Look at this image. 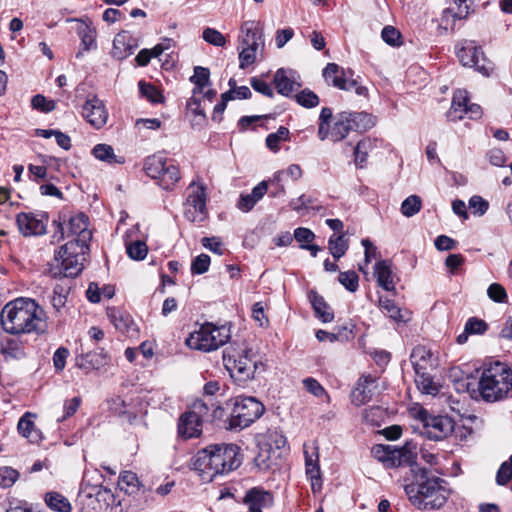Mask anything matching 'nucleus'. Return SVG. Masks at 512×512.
I'll return each mask as SVG.
<instances>
[{
	"mask_svg": "<svg viewBox=\"0 0 512 512\" xmlns=\"http://www.w3.org/2000/svg\"><path fill=\"white\" fill-rule=\"evenodd\" d=\"M77 33L81 39V47L84 51L96 49V30L93 26L80 20Z\"/></svg>",
	"mask_w": 512,
	"mask_h": 512,
	"instance_id": "33",
	"label": "nucleus"
},
{
	"mask_svg": "<svg viewBox=\"0 0 512 512\" xmlns=\"http://www.w3.org/2000/svg\"><path fill=\"white\" fill-rule=\"evenodd\" d=\"M323 77L327 84L333 87L345 90L355 91L359 96L367 94V88L362 86L357 78H354V72L351 69L345 70L336 63H328L323 69Z\"/></svg>",
	"mask_w": 512,
	"mask_h": 512,
	"instance_id": "13",
	"label": "nucleus"
},
{
	"mask_svg": "<svg viewBox=\"0 0 512 512\" xmlns=\"http://www.w3.org/2000/svg\"><path fill=\"white\" fill-rule=\"evenodd\" d=\"M304 388L316 397H321L326 394L324 387L314 378L308 377L303 381Z\"/></svg>",
	"mask_w": 512,
	"mask_h": 512,
	"instance_id": "61",
	"label": "nucleus"
},
{
	"mask_svg": "<svg viewBox=\"0 0 512 512\" xmlns=\"http://www.w3.org/2000/svg\"><path fill=\"white\" fill-rule=\"evenodd\" d=\"M211 259L207 254H200L192 260L191 273L193 275H201L208 271Z\"/></svg>",
	"mask_w": 512,
	"mask_h": 512,
	"instance_id": "53",
	"label": "nucleus"
},
{
	"mask_svg": "<svg viewBox=\"0 0 512 512\" xmlns=\"http://www.w3.org/2000/svg\"><path fill=\"white\" fill-rule=\"evenodd\" d=\"M19 472L11 467H1L0 468V487L9 488L11 487L18 479Z\"/></svg>",
	"mask_w": 512,
	"mask_h": 512,
	"instance_id": "54",
	"label": "nucleus"
},
{
	"mask_svg": "<svg viewBox=\"0 0 512 512\" xmlns=\"http://www.w3.org/2000/svg\"><path fill=\"white\" fill-rule=\"evenodd\" d=\"M187 109L196 117L199 118L198 121L193 122V127L195 125H202L206 122V114L204 112V109L201 106V99L200 97H191L187 101Z\"/></svg>",
	"mask_w": 512,
	"mask_h": 512,
	"instance_id": "48",
	"label": "nucleus"
},
{
	"mask_svg": "<svg viewBox=\"0 0 512 512\" xmlns=\"http://www.w3.org/2000/svg\"><path fill=\"white\" fill-rule=\"evenodd\" d=\"M1 353L7 358L17 359L23 355V351L20 343L11 338H7L1 341L0 344Z\"/></svg>",
	"mask_w": 512,
	"mask_h": 512,
	"instance_id": "41",
	"label": "nucleus"
},
{
	"mask_svg": "<svg viewBox=\"0 0 512 512\" xmlns=\"http://www.w3.org/2000/svg\"><path fill=\"white\" fill-rule=\"evenodd\" d=\"M92 154L96 159L108 164H123L125 162V158L123 156H117L114 153L113 147L108 144L95 145L92 149Z\"/></svg>",
	"mask_w": 512,
	"mask_h": 512,
	"instance_id": "35",
	"label": "nucleus"
},
{
	"mask_svg": "<svg viewBox=\"0 0 512 512\" xmlns=\"http://www.w3.org/2000/svg\"><path fill=\"white\" fill-rule=\"evenodd\" d=\"M128 256L133 260H143L148 253L147 245L144 241L137 240L126 244Z\"/></svg>",
	"mask_w": 512,
	"mask_h": 512,
	"instance_id": "44",
	"label": "nucleus"
},
{
	"mask_svg": "<svg viewBox=\"0 0 512 512\" xmlns=\"http://www.w3.org/2000/svg\"><path fill=\"white\" fill-rule=\"evenodd\" d=\"M295 99L297 103L305 108H314L316 107L320 100L317 94H315L310 89H304L298 94L295 95Z\"/></svg>",
	"mask_w": 512,
	"mask_h": 512,
	"instance_id": "49",
	"label": "nucleus"
},
{
	"mask_svg": "<svg viewBox=\"0 0 512 512\" xmlns=\"http://www.w3.org/2000/svg\"><path fill=\"white\" fill-rule=\"evenodd\" d=\"M36 418L35 413L27 411L20 417L17 424L18 433L30 443H39L43 439L42 432L35 425Z\"/></svg>",
	"mask_w": 512,
	"mask_h": 512,
	"instance_id": "24",
	"label": "nucleus"
},
{
	"mask_svg": "<svg viewBox=\"0 0 512 512\" xmlns=\"http://www.w3.org/2000/svg\"><path fill=\"white\" fill-rule=\"evenodd\" d=\"M6 512H33V507L26 501L13 498L8 501Z\"/></svg>",
	"mask_w": 512,
	"mask_h": 512,
	"instance_id": "63",
	"label": "nucleus"
},
{
	"mask_svg": "<svg viewBox=\"0 0 512 512\" xmlns=\"http://www.w3.org/2000/svg\"><path fill=\"white\" fill-rule=\"evenodd\" d=\"M488 329V324L477 317L469 318L464 326V331L458 335L457 343L464 344L468 340L469 335H482Z\"/></svg>",
	"mask_w": 512,
	"mask_h": 512,
	"instance_id": "31",
	"label": "nucleus"
},
{
	"mask_svg": "<svg viewBox=\"0 0 512 512\" xmlns=\"http://www.w3.org/2000/svg\"><path fill=\"white\" fill-rule=\"evenodd\" d=\"M48 216L45 213H19L16 223L20 233L25 237L40 236L46 233Z\"/></svg>",
	"mask_w": 512,
	"mask_h": 512,
	"instance_id": "17",
	"label": "nucleus"
},
{
	"mask_svg": "<svg viewBox=\"0 0 512 512\" xmlns=\"http://www.w3.org/2000/svg\"><path fill=\"white\" fill-rule=\"evenodd\" d=\"M0 323L9 334H42L46 332L45 310L31 298H17L7 303L0 314Z\"/></svg>",
	"mask_w": 512,
	"mask_h": 512,
	"instance_id": "1",
	"label": "nucleus"
},
{
	"mask_svg": "<svg viewBox=\"0 0 512 512\" xmlns=\"http://www.w3.org/2000/svg\"><path fill=\"white\" fill-rule=\"evenodd\" d=\"M139 90L140 93L152 103L163 102V95L154 85L140 81Z\"/></svg>",
	"mask_w": 512,
	"mask_h": 512,
	"instance_id": "50",
	"label": "nucleus"
},
{
	"mask_svg": "<svg viewBox=\"0 0 512 512\" xmlns=\"http://www.w3.org/2000/svg\"><path fill=\"white\" fill-rule=\"evenodd\" d=\"M208 410V406L204 402L196 401L192 408L179 418V436L183 439L199 437L202 433V421Z\"/></svg>",
	"mask_w": 512,
	"mask_h": 512,
	"instance_id": "15",
	"label": "nucleus"
},
{
	"mask_svg": "<svg viewBox=\"0 0 512 512\" xmlns=\"http://www.w3.org/2000/svg\"><path fill=\"white\" fill-rule=\"evenodd\" d=\"M108 316L115 328L120 331H127L130 324H132V320L129 316L123 315L120 311L115 309L109 310Z\"/></svg>",
	"mask_w": 512,
	"mask_h": 512,
	"instance_id": "51",
	"label": "nucleus"
},
{
	"mask_svg": "<svg viewBox=\"0 0 512 512\" xmlns=\"http://www.w3.org/2000/svg\"><path fill=\"white\" fill-rule=\"evenodd\" d=\"M457 57L463 66L473 67L485 77H489L494 71L493 62L485 57L481 47H477L473 41H465L457 49Z\"/></svg>",
	"mask_w": 512,
	"mask_h": 512,
	"instance_id": "16",
	"label": "nucleus"
},
{
	"mask_svg": "<svg viewBox=\"0 0 512 512\" xmlns=\"http://www.w3.org/2000/svg\"><path fill=\"white\" fill-rule=\"evenodd\" d=\"M107 363V353L104 349L81 353L75 357V365L86 373L99 369Z\"/></svg>",
	"mask_w": 512,
	"mask_h": 512,
	"instance_id": "23",
	"label": "nucleus"
},
{
	"mask_svg": "<svg viewBox=\"0 0 512 512\" xmlns=\"http://www.w3.org/2000/svg\"><path fill=\"white\" fill-rule=\"evenodd\" d=\"M422 207V200L417 195H410L401 204V213L406 217L416 215Z\"/></svg>",
	"mask_w": 512,
	"mask_h": 512,
	"instance_id": "42",
	"label": "nucleus"
},
{
	"mask_svg": "<svg viewBox=\"0 0 512 512\" xmlns=\"http://www.w3.org/2000/svg\"><path fill=\"white\" fill-rule=\"evenodd\" d=\"M243 504L249 512H263L274 504V497L270 491L262 487H253L246 491L243 497Z\"/></svg>",
	"mask_w": 512,
	"mask_h": 512,
	"instance_id": "19",
	"label": "nucleus"
},
{
	"mask_svg": "<svg viewBox=\"0 0 512 512\" xmlns=\"http://www.w3.org/2000/svg\"><path fill=\"white\" fill-rule=\"evenodd\" d=\"M69 356V350L65 347H59L53 355V365L57 372L63 371L66 360Z\"/></svg>",
	"mask_w": 512,
	"mask_h": 512,
	"instance_id": "62",
	"label": "nucleus"
},
{
	"mask_svg": "<svg viewBox=\"0 0 512 512\" xmlns=\"http://www.w3.org/2000/svg\"><path fill=\"white\" fill-rule=\"evenodd\" d=\"M379 305L381 310L393 321L398 323L407 321L402 310L396 305L394 300L386 297H379Z\"/></svg>",
	"mask_w": 512,
	"mask_h": 512,
	"instance_id": "37",
	"label": "nucleus"
},
{
	"mask_svg": "<svg viewBox=\"0 0 512 512\" xmlns=\"http://www.w3.org/2000/svg\"><path fill=\"white\" fill-rule=\"evenodd\" d=\"M510 367L495 362L484 369L479 381L481 396L486 401H497L506 396L512 397Z\"/></svg>",
	"mask_w": 512,
	"mask_h": 512,
	"instance_id": "4",
	"label": "nucleus"
},
{
	"mask_svg": "<svg viewBox=\"0 0 512 512\" xmlns=\"http://www.w3.org/2000/svg\"><path fill=\"white\" fill-rule=\"evenodd\" d=\"M242 458L240 448L235 444H214L199 450L192 458V468L203 482H212L238 468Z\"/></svg>",
	"mask_w": 512,
	"mask_h": 512,
	"instance_id": "2",
	"label": "nucleus"
},
{
	"mask_svg": "<svg viewBox=\"0 0 512 512\" xmlns=\"http://www.w3.org/2000/svg\"><path fill=\"white\" fill-rule=\"evenodd\" d=\"M82 116L95 129L102 128L108 120V112L104 102L97 96H89L82 108Z\"/></svg>",
	"mask_w": 512,
	"mask_h": 512,
	"instance_id": "18",
	"label": "nucleus"
},
{
	"mask_svg": "<svg viewBox=\"0 0 512 512\" xmlns=\"http://www.w3.org/2000/svg\"><path fill=\"white\" fill-rule=\"evenodd\" d=\"M374 126L372 116L364 112H342L327 126L326 139L339 142L352 130H367Z\"/></svg>",
	"mask_w": 512,
	"mask_h": 512,
	"instance_id": "8",
	"label": "nucleus"
},
{
	"mask_svg": "<svg viewBox=\"0 0 512 512\" xmlns=\"http://www.w3.org/2000/svg\"><path fill=\"white\" fill-rule=\"evenodd\" d=\"M190 81L193 84H206L211 85L210 82V71L206 67L196 66L194 67V73L190 77Z\"/></svg>",
	"mask_w": 512,
	"mask_h": 512,
	"instance_id": "58",
	"label": "nucleus"
},
{
	"mask_svg": "<svg viewBox=\"0 0 512 512\" xmlns=\"http://www.w3.org/2000/svg\"><path fill=\"white\" fill-rule=\"evenodd\" d=\"M45 502L49 508L57 512H71L72 510L68 499L57 492L47 493Z\"/></svg>",
	"mask_w": 512,
	"mask_h": 512,
	"instance_id": "38",
	"label": "nucleus"
},
{
	"mask_svg": "<svg viewBox=\"0 0 512 512\" xmlns=\"http://www.w3.org/2000/svg\"><path fill=\"white\" fill-rule=\"evenodd\" d=\"M487 295L491 300L497 303H503L507 299L505 288L498 283H493L488 287Z\"/></svg>",
	"mask_w": 512,
	"mask_h": 512,
	"instance_id": "57",
	"label": "nucleus"
},
{
	"mask_svg": "<svg viewBox=\"0 0 512 512\" xmlns=\"http://www.w3.org/2000/svg\"><path fill=\"white\" fill-rule=\"evenodd\" d=\"M273 84L277 92L289 97L295 90L301 87L299 74L292 69H278L273 77Z\"/></svg>",
	"mask_w": 512,
	"mask_h": 512,
	"instance_id": "20",
	"label": "nucleus"
},
{
	"mask_svg": "<svg viewBox=\"0 0 512 512\" xmlns=\"http://www.w3.org/2000/svg\"><path fill=\"white\" fill-rule=\"evenodd\" d=\"M143 169L146 175L157 180V184L164 190H172L180 180L179 168L168 163L161 154L148 156L144 161Z\"/></svg>",
	"mask_w": 512,
	"mask_h": 512,
	"instance_id": "9",
	"label": "nucleus"
},
{
	"mask_svg": "<svg viewBox=\"0 0 512 512\" xmlns=\"http://www.w3.org/2000/svg\"><path fill=\"white\" fill-rule=\"evenodd\" d=\"M410 360L415 372L429 371L433 368V354L425 346H416Z\"/></svg>",
	"mask_w": 512,
	"mask_h": 512,
	"instance_id": "27",
	"label": "nucleus"
},
{
	"mask_svg": "<svg viewBox=\"0 0 512 512\" xmlns=\"http://www.w3.org/2000/svg\"><path fill=\"white\" fill-rule=\"evenodd\" d=\"M223 362L231 378L239 385L246 384L254 377L259 367H263L252 350L246 348L242 350L233 347L225 349Z\"/></svg>",
	"mask_w": 512,
	"mask_h": 512,
	"instance_id": "5",
	"label": "nucleus"
},
{
	"mask_svg": "<svg viewBox=\"0 0 512 512\" xmlns=\"http://www.w3.org/2000/svg\"><path fill=\"white\" fill-rule=\"evenodd\" d=\"M373 383L374 379L371 376H365L359 380L357 387L351 394V400L354 405L361 406L372 399V391L368 389V386Z\"/></svg>",
	"mask_w": 512,
	"mask_h": 512,
	"instance_id": "29",
	"label": "nucleus"
},
{
	"mask_svg": "<svg viewBox=\"0 0 512 512\" xmlns=\"http://www.w3.org/2000/svg\"><path fill=\"white\" fill-rule=\"evenodd\" d=\"M371 453L375 459L388 467H395L396 458H401V452L395 451V449H391L390 446L385 445H375Z\"/></svg>",
	"mask_w": 512,
	"mask_h": 512,
	"instance_id": "34",
	"label": "nucleus"
},
{
	"mask_svg": "<svg viewBox=\"0 0 512 512\" xmlns=\"http://www.w3.org/2000/svg\"><path fill=\"white\" fill-rule=\"evenodd\" d=\"M374 275L377 283L386 291L395 290V282L393 279L392 263L389 260H381L375 264Z\"/></svg>",
	"mask_w": 512,
	"mask_h": 512,
	"instance_id": "26",
	"label": "nucleus"
},
{
	"mask_svg": "<svg viewBox=\"0 0 512 512\" xmlns=\"http://www.w3.org/2000/svg\"><path fill=\"white\" fill-rule=\"evenodd\" d=\"M69 235L75 236L76 238L69 242L87 244L92 238V233L88 229V218L85 214L79 213L72 216L68 222Z\"/></svg>",
	"mask_w": 512,
	"mask_h": 512,
	"instance_id": "22",
	"label": "nucleus"
},
{
	"mask_svg": "<svg viewBox=\"0 0 512 512\" xmlns=\"http://www.w3.org/2000/svg\"><path fill=\"white\" fill-rule=\"evenodd\" d=\"M106 496L112 498L113 494L110 489L102 486L97 490L96 496H93L90 493L81 496L79 500L81 512H100V497H103L104 500H106Z\"/></svg>",
	"mask_w": 512,
	"mask_h": 512,
	"instance_id": "28",
	"label": "nucleus"
},
{
	"mask_svg": "<svg viewBox=\"0 0 512 512\" xmlns=\"http://www.w3.org/2000/svg\"><path fill=\"white\" fill-rule=\"evenodd\" d=\"M264 405L254 397H236L231 411L230 427L243 429L262 416Z\"/></svg>",
	"mask_w": 512,
	"mask_h": 512,
	"instance_id": "12",
	"label": "nucleus"
},
{
	"mask_svg": "<svg viewBox=\"0 0 512 512\" xmlns=\"http://www.w3.org/2000/svg\"><path fill=\"white\" fill-rule=\"evenodd\" d=\"M303 448L305 456L306 474L311 481V487L313 492H318L322 487L318 447L315 444H313V446L311 447V452L309 451L308 446L306 444H304Z\"/></svg>",
	"mask_w": 512,
	"mask_h": 512,
	"instance_id": "21",
	"label": "nucleus"
},
{
	"mask_svg": "<svg viewBox=\"0 0 512 512\" xmlns=\"http://www.w3.org/2000/svg\"><path fill=\"white\" fill-rule=\"evenodd\" d=\"M338 280L350 292L358 289L359 277L355 271L340 272Z\"/></svg>",
	"mask_w": 512,
	"mask_h": 512,
	"instance_id": "52",
	"label": "nucleus"
},
{
	"mask_svg": "<svg viewBox=\"0 0 512 512\" xmlns=\"http://www.w3.org/2000/svg\"><path fill=\"white\" fill-rule=\"evenodd\" d=\"M89 247L87 244L67 242L55 254V261L65 277H75L81 273Z\"/></svg>",
	"mask_w": 512,
	"mask_h": 512,
	"instance_id": "11",
	"label": "nucleus"
},
{
	"mask_svg": "<svg viewBox=\"0 0 512 512\" xmlns=\"http://www.w3.org/2000/svg\"><path fill=\"white\" fill-rule=\"evenodd\" d=\"M468 204L471 212L478 216L484 215L489 207V203L478 195L472 196Z\"/></svg>",
	"mask_w": 512,
	"mask_h": 512,
	"instance_id": "56",
	"label": "nucleus"
},
{
	"mask_svg": "<svg viewBox=\"0 0 512 512\" xmlns=\"http://www.w3.org/2000/svg\"><path fill=\"white\" fill-rule=\"evenodd\" d=\"M372 148V141L370 139H362L360 140L354 148V157L355 164L359 168H363L367 158L369 151Z\"/></svg>",
	"mask_w": 512,
	"mask_h": 512,
	"instance_id": "40",
	"label": "nucleus"
},
{
	"mask_svg": "<svg viewBox=\"0 0 512 512\" xmlns=\"http://www.w3.org/2000/svg\"><path fill=\"white\" fill-rule=\"evenodd\" d=\"M512 478V468L508 462H503L496 474V482L498 485H506Z\"/></svg>",
	"mask_w": 512,
	"mask_h": 512,
	"instance_id": "64",
	"label": "nucleus"
},
{
	"mask_svg": "<svg viewBox=\"0 0 512 512\" xmlns=\"http://www.w3.org/2000/svg\"><path fill=\"white\" fill-rule=\"evenodd\" d=\"M81 404L80 397H74L72 399L66 400L63 405L64 414L62 417L57 419L58 422H62L76 413Z\"/></svg>",
	"mask_w": 512,
	"mask_h": 512,
	"instance_id": "60",
	"label": "nucleus"
},
{
	"mask_svg": "<svg viewBox=\"0 0 512 512\" xmlns=\"http://www.w3.org/2000/svg\"><path fill=\"white\" fill-rule=\"evenodd\" d=\"M135 47L136 44L129 32L122 31L113 40L111 55L117 60H123L133 53Z\"/></svg>",
	"mask_w": 512,
	"mask_h": 512,
	"instance_id": "25",
	"label": "nucleus"
},
{
	"mask_svg": "<svg viewBox=\"0 0 512 512\" xmlns=\"http://www.w3.org/2000/svg\"><path fill=\"white\" fill-rule=\"evenodd\" d=\"M333 112L329 107H323L319 115L318 137L321 141L326 140L327 126L333 121Z\"/></svg>",
	"mask_w": 512,
	"mask_h": 512,
	"instance_id": "46",
	"label": "nucleus"
},
{
	"mask_svg": "<svg viewBox=\"0 0 512 512\" xmlns=\"http://www.w3.org/2000/svg\"><path fill=\"white\" fill-rule=\"evenodd\" d=\"M202 38L205 42L216 47H224L226 45L225 36L218 30L207 27L202 32Z\"/></svg>",
	"mask_w": 512,
	"mask_h": 512,
	"instance_id": "47",
	"label": "nucleus"
},
{
	"mask_svg": "<svg viewBox=\"0 0 512 512\" xmlns=\"http://www.w3.org/2000/svg\"><path fill=\"white\" fill-rule=\"evenodd\" d=\"M329 251L335 259H339L345 255L348 250L347 240L344 238V235H335L333 234L329 238Z\"/></svg>",
	"mask_w": 512,
	"mask_h": 512,
	"instance_id": "39",
	"label": "nucleus"
},
{
	"mask_svg": "<svg viewBox=\"0 0 512 512\" xmlns=\"http://www.w3.org/2000/svg\"><path fill=\"white\" fill-rule=\"evenodd\" d=\"M239 40L242 45L239 52V67L244 69L255 62L258 50L264 47L263 33L259 23L245 21L240 29Z\"/></svg>",
	"mask_w": 512,
	"mask_h": 512,
	"instance_id": "10",
	"label": "nucleus"
},
{
	"mask_svg": "<svg viewBox=\"0 0 512 512\" xmlns=\"http://www.w3.org/2000/svg\"><path fill=\"white\" fill-rule=\"evenodd\" d=\"M410 414L415 420L421 423V435L430 440H443L454 431L455 424L453 419L449 416L432 415L421 406L411 408Z\"/></svg>",
	"mask_w": 512,
	"mask_h": 512,
	"instance_id": "7",
	"label": "nucleus"
},
{
	"mask_svg": "<svg viewBox=\"0 0 512 512\" xmlns=\"http://www.w3.org/2000/svg\"><path fill=\"white\" fill-rule=\"evenodd\" d=\"M207 215L205 187L192 182L187 188L184 216L192 223H201L207 218Z\"/></svg>",
	"mask_w": 512,
	"mask_h": 512,
	"instance_id": "14",
	"label": "nucleus"
},
{
	"mask_svg": "<svg viewBox=\"0 0 512 512\" xmlns=\"http://www.w3.org/2000/svg\"><path fill=\"white\" fill-rule=\"evenodd\" d=\"M230 337V327L205 323L202 324L198 330L189 334L186 338V344L191 349L210 352L226 344Z\"/></svg>",
	"mask_w": 512,
	"mask_h": 512,
	"instance_id": "6",
	"label": "nucleus"
},
{
	"mask_svg": "<svg viewBox=\"0 0 512 512\" xmlns=\"http://www.w3.org/2000/svg\"><path fill=\"white\" fill-rule=\"evenodd\" d=\"M381 37L383 41L390 46H399L401 44V34L393 26H385L382 30Z\"/></svg>",
	"mask_w": 512,
	"mask_h": 512,
	"instance_id": "55",
	"label": "nucleus"
},
{
	"mask_svg": "<svg viewBox=\"0 0 512 512\" xmlns=\"http://www.w3.org/2000/svg\"><path fill=\"white\" fill-rule=\"evenodd\" d=\"M405 492L418 509H439L450 495L447 482L438 477H429L426 469H419L416 481L405 485Z\"/></svg>",
	"mask_w": 512,
	"mask_h": 512,
	"instance_id": "3",
	"label": "nucleus"
},
{
	"mask_svg": "<svg viewBox=\"0 0 512 512\" xmlns=\"http://www.w3.org/2000/svg\"><path fill=\"white\" fill-rule=\"evenodd\" d=\"M310 302L313 306L316 316L324 323H329L334 319L333 311L325 302L324 298L314 291L309 294Z\"/></svg>",
	"mask_w": 512,
	"mask_h": 512,
	"instance_id": "32",
	"label": "nucleus"
},
{
	"mask_svg": "<svg viewBox=\"0 0 512 512\" xmlns=\"http://www.w3.org/2000/svg\"><path fill=\"white\" fill-rule=\"evenodd\" d=\"M250 84L252 88L257 91L258 93H261L262 95L273 98L274 92L271 86L264 80L258 78V77H252L250 79Z\"/></svg>",
	"mask_w": 512,
	"mask_h": 512,
	"instance_id": "59",
	"label": "nucleus"
},
{
	"mask_svg": "<svg viewBox=\"0 0 512 512\" xmlns=\"http://www.w3.org/2000/svg\"><path fill=\"white\" fill-rule=\"evenodd\" d=\"M415 383L419 391L427 395H436L438 393V385L434 382L429 371L415 372Z\"/></svg>",
	"mask_w": 512,
	"mask_h": 512,
	"instance_id": "36",
	"label": "nucleus"
},
{
	"mask_svg": "<svg viewBox=\"0 0 512 512\" xmlns=\"http://www.w3.org/2000/svg\"><path fill=\"white\" fill-rule=\"evenodd\" d=\"M469 105V97L465 90H458L454 93L452 105L448 112V117L453 120H461L464 117V111Z\"/></svg>",
	"mask_w": 512,
	"mask_h": 512,
	"instance_id": "30",
	"label": "nucleus"
},
{
	"mask_svg": "<svg viewBox=\"0 0 512 512\" xmlns=\"http://www.w3.org/2000/svg\"><path fill=\"white\" fill-rule=\"evenodd\" d=\"M139 484L137 475L131 471H124L119 476L118 485L126 493H133Z\"/></svg>",
	"mask_w": 512,
	"mask_h": 512,
	"instance_id": "43",
	"label": "nucleus"
},
{
	"mask_svg": "<svg viewBox=\"0 0 512 512\" xmlns=\"http://www.w3.org/2000/svg\"><path fill=\"white\" fill-rule=\"evenodd\" d=\"M289 138V130L286 127H279L277 132L271 133L266 138V145L272 151L279 150V144Z\"/></svg>",
	"mask_w": 512,
	"mask_h": 512,
	"instance_id": "45",
	"label": "nucleus"
}]
</instances>
